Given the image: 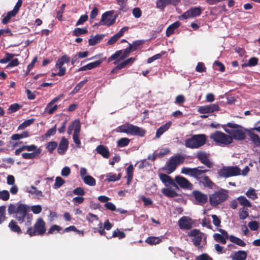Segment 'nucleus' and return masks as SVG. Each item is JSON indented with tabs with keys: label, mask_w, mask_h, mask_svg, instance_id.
<instances>
[{
	"label": "nucleus",
	"mask_w": 260,
	"mask_h": 260,
	"mask_svg": "<svg viewBox=\"0 0 260 260\" xmlns=\"http://www.w3.org/2000/svg\"><path fill=\"white\" fill-rule=\"evenodd\" d=\"M115 131L118 133H124L141 137H144L146 134V131L142 128L128 122L118 126L115 129Z\"/></svg>",
	"instance_id": "obj_1"
},
{
	"label": "nucleus",
	"mask_w": 260,
	"mask_h": 260,
	"mask_svg": "<svg viewBox=\"0 0 260 260\" xmlns=\"http://www.w3.org/2000/svg\"><path fill=\"white\" fill-rule=\"evenodd\" d=\"M28 211L29 209L26 205L20 204L17 206V210L15 216V218L19 223H23L24 221L25 218L26 217L27 221L25 223L26 226L31 225L32 219V215L28 213Z\"/></svg>",
	"instance_id": "obj_2"
},
{
	"label": "nucleus",
	"mask_w": 260,
	"mask_h": 260,
	"mask_svg": "<svg viewBox=\"0 0 260 260\" xmlns=\"http://www.w3.org/2000/svg\"><path fill=\"white\" fill-rule=\"evenodd\" d=\"M225 125H223L222 127L224 128V131L230 135V136L232 138V140L234 139L236 140H244L245 139V134L241 129L242 127L240 125L236 123H228L227 126L230 128H237L233 130L225 128Z\"/></svg>",
	"instance_id": "obj_3"
},
{
	"label": "nucleus",
	"mask_w": 260,
	"mask_h": 260,
	"mask_svg": "<svg viewBox=\"0 0 260 260\" xmlns=\"http://www.w3.org/2000/svg\"><path fill=\"white\" fill-rule=\"evenodd\" d=\"M206 136L204 134L194 135L185 141V146L191 149L198 148L206 143Z\"/></svg>",
	"instance_id": "obj_4"
},
{
	"label": "nucleus",
	"mask_w": 260,
	"mask_h": 260,
	"mask_svg": "<svg viewBox=\"0 0 260 260\" xmlns=\"http://www.w3.org/2000/svg\"><path fill=\"white\" fill-rule=\"evenodd\" d=\"M45 223L42 218H39L34 225V228L29 226L25 234H27L30 237L36 235H43L46 232Z\"/></svg>",
	"instance_id": "obj_5"
},
{
	"label": "nucleus",
	"mask_w": 260,
	"mask_h": 260,
	"mask_svg": "<svg viewBox=\"0 0 260 260\" xmlns=\"http://www.w3.org/2000/svg\"><path fill=\"white\" fill-rule=\"evenodd\" d=\"M229 197L226 190L221 189L209 196L210 204L212 206H217L225 201Z\"/></svg>",
	"instance_id": "obj_6"
},
{
	"label": "nucleus",
	"mask_w": 260,
	"mask_h": 260,
	"mask_svg": "<svg viewBox=\"0 0 260 260\" xmlns=\"http://www.w3.org/2000/svg\"><path fill=\"white\" fill-rule=\"evenodd\" d=\"M241 170L238 166L223 167L218 171V175L220 177L227 178L232 176L240 175Z\"/></svg>",
	"instance_id": "obj_7"
},
{
	"label": "nucleus",
	"mask_w": 260,
	"mask_h": 260,
	"mask_svg": "<svg viewBox=\"0 0 260 260\" xmlns=\"http://www.w3.org/2000/svg\"><path fill=\"white\" fill-rule=\"evenodd\" d=\"M210 138L221 144L229 145L233 142L232 138L220 131H216L211 134Z\"/></svg>",
	"instance_id": "obj_8"
},
{
	"label": "nucleus",
	"mask_w": 260,
	"mask_h": 260,
	"mask_svg": "<svg viewBox=\"0 0 260 260\" xmlns=\"http://www.w3.org/2000/svg\"><path fill=\"white\" fill-rule=\"evenodd\" d=\"M188 235L192 237V242L194 246L197 247L199 251H202L204 247V244L201 245L202 240L204 236L200 230L193 229L188 233Z\"/></svg>",
	"instance_id": "obj_9"
},
{
	"label": "nucleus",
	"mask_w": 260,
	"mask_h": 260,
	"mask_svg": "<svg viewBox=\"0 0 260 260\" xmlns=\"http://www.w3.org/2000/svg\"><path fill=\"white\" fill-rule=\"evenodd\" d=\"M113 13V11L106 12L102 15L101 21L99 23L95 24V25H105L110 26L113 25L115 22L117 17V15L112 16Z\"/></svg>",
	"instance_id": "obj_10"
},
{
	"label": "nucleus",
	"mask_w": 260,
	"mask_h": 260,
	"mask_svg": "<svg viewBox=\"0 0 260 260\" xmlns=\"http://www.w3.org/2000/svg\"><path fill=\"white\" fill-rule=\"evenodd\" d=\"M210 154L204 151H199L197 153L198 159L208 168L213 167V163L210 159Z\"/></svg>",
	"instance_id": "obj_11"
},
{
	"label": "nucleus",
	"mask_w": 260,
	"mask_h": 260,
	"mask_svg": "<svg viewBox=\"0 0 260 260\" xmlns=\"http://www.w3.org/2000/svg\"><path fill=\"white\" fill-rule=\"evenodd\" d=\"M201 13L202 9L201 7H192L184 13L182 15L179 16L178 18L180 20H185L189 18L199 16Z\"/></svg>",
	"instance_id": "obj_12"
},
{
	"label": "nucleus",
	"mask_w": 260,
	"mask_h": 260,
	"mask_svg": "<svg viewBox=\"0 0 260 260\" xmlns=\"http://www.w3.org/2000/svg\"><path fill=\"white\" fill-rule=\"evenodd\" d=\"M192 194L197 202L196 204L204 205L208 201V196L199 190H193Z\"/></svg>",
	"instance_id": "obj_13"
},
{
	"label": "nucleus",
	"mask_w": 260,
	"mask_h": 260,
	"mask_svg": "<svg viewBox=\"0 0 260 260\" xmlns=\"http://www.w3.org/2000/svg\"><path fill=\"white\" fill-rule=\"evenodd\" d=\"M175 181L183 189L191 190L193 188V185L186 178L182 176H176Z\"/></svg>",
	"instance_id": "obj_14"
},
{
	"label": "nucleus",
	"mask_w": 260,
	"mask_h": 260,
	"mask_svg": "<svg viewBox=\"0 0 260 260\" xmlns=\"http://www.w3.org/2000/svg\"><path fill=\"white\" fill-rule=\"evenodd\" d=\"M219 107L217 104H212L208 105L201 106L198 111L201 114L212 113L219 110Z\"/></svg>",
	"instance_id": "obj_15"
},
{
	"label": "nucleus",
	"mask_w": 260,
	"mask_h": 260,
	"mask_svg": "<svg viewBox=\"0 0 260 260\" xmlns=\"http://www.w3.org/2000/svg\"><path fill=\"white\" fill-rule=\"evenodd\" d=\"M180 0H156V7L157 8L164 10L165 7L170 5H177Z\"/></svg>",
	"instance_id": "obj_16"
},
{
	"label": "nucleus",
	"mask_w": 260,
	"mask_h": 260,
	"mask_svg": "<svg viewBox=\"0 0 260 260\" xmlns=\"http://www.w3.org/2000/svg\"><path fill=\"white\" fill-rule=\"evenodd\" d=\"M191 218L187 216H182L178 221L179 228L182 230H190L192 228Z\"/></svg>",
	"instance_id": "obj_17"
},
{
	"label": "nucleus",
	"mask_w": 260,
	"mask_h": 260,
	"mask_svg": "<svg viewBox=\"0 0 260 260\" xmlns=\"http://www.w3.org/2000/svg\"><path fill=\"white\" fill-rule=\"evenodd\" d=\"M75 127L74 129V135L73 136V139L74 143L77 145L78 148L81 147V142L79 139V132L81 129V125L79 121L77 122H75Z\"/></svg>",
	"instance_id": "obj_18"
},
{
	"label": "nucleus",
	"mask_w": 260,
	"mask_h": 260,
	"mask_svg": "<svg viewBox=\"0 0 260 260\" xmlns=\"http://www.w3.org/2000/svg\"><path fill=\"white\" fill-rule=\"evenodd\" d=\"M105 59H106V58H105L104 59H102L100 60H96L94 62H92L89 63H88L87 64L80 68L78 70V72L90 70L93 69L94 68H97L101 65V64L103 62V61Z\"/></svg>",
	"instance_id": "obj_19"
},
{
	"label": "nucleus",
	"mask_w": 260,
	"mask_h": 260,
	"mask_svg": "<svg viewBox=\"0 0 260 260\" xmlns=\"http://www.w3.org/2000/svg\"><path fill=\"white\" fill-rule=\"evenodd\" d=\"M69 146V141L65 137H62L59 143L57 148V152L59 154H64L68 149Z\"/></svg>",
	"instance_id": "obj_20"
},
{
	"label": "nucleus",
	"mask_w": 260,
	"mask_h": 260,
	"mask_svg": "<svg viewBox=\"0 0 260 260\" xmlns=\"http://www.w3.org/2000/svg\"><path fill=\"white\" fill-rule=\"evenodd\" d=\"M159 179L165 184L168 186L171 185L175 188L178 189L177 185L173 181L171 177L167 174L160 173L159 174Z\"/></svg>",
	"instance_id": "obj_21"
},
{
	"label": "nucleus",
	"mask_w": 260,
	"mask_h": 260,
	"mask_svg": "<svg viewBox=\"0 0 260 260\" xmlns=\"http://www.w3.org/2000/svg\"><path fill=\"white\" fill-rule=\"evenodd\" d=\"M203 167H199L197 168H194V171L193 174V177L196 178L197 180L200 181V180L205 176L204 174L209 172V170H202L200 169V168H203Z\"/></svg>",
	"instance_id": "obj_22"
},
{
	"label": "nucleus",
	"mask_w": 260,
	"mask_h": 260,
	"mask_svg": "<svg viewBox=\"0 0 260 260\" xmlns=\"http://www.w3.org/2000/svg\"><path fill=\"white\" fill-rule=\"evenodd\" d=\"M96 151L98 153L101 155L103 157L108 158L110 156V152L109 149L106 146L103 145H100L96 148Z\"/></svg>",
	"instance_id": "obj_23"
},
{
	"label": "nucleus",
	"mask_w": 260,
	"mask_h": 260,
	"mask_svg": "<svg viewBox=\"0 0 260 260\" xmlns=\"http://www.w3.org/2000/svg\"><path fill=\"white\" fill-rule=\"evenodd\" d=\"M247 254L245 251L239 250L234 252L233 256H232V260H245Z\"/></svg>",
	"instance_id": "obj_24"
},
{
	"label": "nucleus",
	"mask_w": 260,
	"mask_h": 260,
	"mask_svg": "<svg viewBox=\"0 0 260 260\" xmlns=\"http://www.w3.org/2000/svg\"><path fill=\"white\" fill-rule=\"evenodd\" d=\"M177 167L173 160L170 157V160L166 163L164 170L168 174H171L176 169Z\"/></svg>",
	"instance_id": "obj_25"
},
{
	"label": "nucleus",
	"mask_w": 260,
	"mask_h": 260,
	"mask_svg": "<svg viewBox=\"0 0 260 260\" xmlns=\"http://www.w3.org/2000/svg\"><path fill=\"white\" fill-rule=\"evenodd\" d=\"M8 227L12 232L16 233L17 234L20 235L22 233V231L20 227L18 225L17 222L14 220H12L10 222Z\"/></svg>",
	"instance_id": "obj_26"
},
{
	"label": "nucleus",
	"mask_w": 260,
	"mask_h": 260,
	"mask_svg": "<svg viewBox=\"0 0 260 260\" xmlns=\"http://www.w3.org/2000/svg\"><path fill=\"white\" fill-rule=\"evenodd\" d=\"M180 25V22L178 21L170 25L166 29V36L168 37H170L174 32L175 29L178 28Z\"/></svg>",
	"instance_id": "obj_27"
},
{
	"label": "nucleus",
	"mask_w": 260,
	"mask_h": 260,
	"mask_svg": "<svg viewBox=\"0 0 260 260\" xmlns=\"http://www.w3.org/2000/svg\"><path fill=\"white\" fill-rule=\"evenodd\" d=\"M171 125V122H168L160 126L156 131L155 137L159 138L165 132H166Z\"/></svg>",
	"instance_id": "obj_28"
},
{
	"label": "nucleus",
	"mask_w": 260,
	"mask_h": 260,
	"mask_svg": "<svg viewBox=\"0 0 260 260\" xmlns=\"http://www.w3.org/2000/svg\"><path fill=\"white\" fill-rule=\"evenodd\" d=\"M105 35H96L94 37L90 38L88 40V44L90 46H94L99 43L104 38Z\"/></svg>",
	"instance_id": "obj_29"
},
{
	"label": "nucleus",
	"mask_w": 260,
	"mask_h": 260,
	"mask_svg": "<svg viewBox=\"0 0 260 260\" xmlns=\"http://www.w3.org/2000/svg\"><path fill=\"white\" fill-rule=\"evenodd\" d=\"M248 136L250 137L251 141L256 146H260V137L257 134H254L252 132V130H249L248 131Z\"/></svg>",
	"instance_id": "obj_30"
},
{
	"label": "nucleus",
	"mask_w": 260,
	"mask_h": 260,
	"mask_svg": "<svg viewBox=\"0 0 260 260\" xmlns=\"http://www.w3.org/2000/svg\"><path fill=\"white\" fill-rule=\"evenodd\" d=\"M41 153V149H38L36 152L31 153H23L21 155L24 159H34L38 156Z\"/></svg>",
	"instance_id": "obj_31"
},
{
	"label": "nucleus",
	"mask_w": 260,
	"mask_h": 260,
	"mask_svg": "<svg viewBox=\"0 0 260 260\" xmlns=\"http://www.w3.org/2000/svg\"><path fill=\"white\" fill-rule=\"evenodd\" d=\"M52 101H51L46 106L45 111L49 114H52L56 111L58 106L55 105V103L51 104Z\"/></svg>",
	"instance_id": "obj_32"
},
{
	"label": "nucleus",
	"mask_w": 260,
	"mask_h": 260,
	"mask_svg": "<svg viewBox=\"0 0 260 260\" xmlns=\"http://www.w3.org/2000/svg\"><path fill=\"white\" fill-rule=\"evenodd\" d=\"M202 183L204 186L212 188L214 183L210 180L209 177L205 175L199 181Z\"/></svg>",
	"instance_id": "obj_33"
},
{
	"label": "nucleus",
	"mask_w": 260,
	"mask_h": 260,
	"mask_svg": "<svg viewBox=\"0 0 260 260\" xmlns=\"http://www.w3.org/2000/svg\"><path fill=\"white\" fill-rule=\"evenodd\" d=\"M162 193L168 198H174L178 196V193L174 190L169 188H164Z\"/></svg>",
	"instance_id": "obj_34"
},
{
	"label": "nucleus",
	"mask_w": 260,
	"mask_h": 260,
	"mask_svg": "<svg viewBox=\"0 0 260 260\" xmlns=\"http://www.w3.org/2000/svg\"><path fill=\"white\" fill-rule=\"evenodd\" d=\"M229 240L232 243L241 246V247H244L246 245V243L243 241L242 239L236 237L233 235H231L229 237Z\"/></svg>",
	"instance_id": "obj_35"
},
{
	"label": "nucleus",
	"mask_w": 260,
	"mask_h": 260,
	"mask_svg": "<svg viewBox=\"0 0 260 260\" xmlns=\"http://www.w3.org/2000/svg\"><path fill=\"white\" fill-rule=\"evenodd\" d=\"M121 175L120 173L118 175L113 173H109L106 175V180L108 182L115 181L119 180L121 178Z\"/></svg>",
	"instance_id": "obj_36"
},
{
	"label": "nucleus",
	"mask_w": 260,
	"mask_h": 260,
	"mask_svg": "<svg viewBox=\"0 0 260 260\" xmlns=\"http://www.w3.org/2000/svg\"><path fill=\"white\" fill-rule=\"evenodd\" d=\"M88 32L86 27L79 28L77 27L72 31V35L73 36L78 37L82 35L86 34Z\"/></svg>",
	"instance_id": "obj_37"
},
{
	"label": "nucleus",
	"mask_w": 260,
	"mask_h": 260,
	"mask_svg": "<svg viewBox=\"0 0 260 260\" xmlns=\"http://www.w3.org/2000/svg\"><path fill=\"white\" fill-rule=\"evenodd\" d=\"M239 204L244 207H251V203L244 196H240L237 198Z\"/></svg>",
	"instance_id": "obj_38"
},
{
	"label": "nucleus",
	"mask_w": 260,
	"mask_h": 260,
	"mask_svg": "<svg viewBox=\"0 0 260 260\" xmlns=\"http://www.w3.org/2000/svg\"><path fill=\"white\" fill-rule=\"evenodd\" d=\"M83 180L86 184L89 186H95L96 184L95 179L90 175H86L83 178Z\"/></svg>",
	"instance_id": "obj_39"
},
{
	"label": "nucleus",
	"mask_w": 260,
	"mask_h": 260,
	"mask_svg": "<svg viewBox=\"0 0 260 260\" xmlns=\"http://www.w3.org/2000/svg\"><path fill=\"white\" fill-rule=\"evenodd\" d=\"M29 133L27 131H23L21 134H15L12 136L11 139L13 140H17L29 136Z\"/></svg>",
	"instance_id": "obj_40"
},
{
	"label": "nucleus",
	"mask_w": 260,
	"mask_h": 260,
	"mask_svg": "<svg viewBox=\"0 0 260 260\" xmlns=\"http://www.w3.org/2000/svg\"><path fill=\"white\" fill-rule=\"evenodd\" d=\"M144 43L143 40H137L133 42L132 44H129V47L131 48L132 52L138 49V48L141 46Z\"/></svg>",
	"instance_id": "obj_41"
},
{
	"label": "nucleus",
	"mask_w": 260,
	"mask_h": 260,
	"mask_svg": "<svg viewBox=\"0 0 260 260\" xmlns=\"http://www.w3.org/2000/svg\"><path fill=\"white\" fill-rule=\"evenodd\" d=\"M173 160L176 166L182 164L185 160V157L180 154H177L171 157Z\"/></svg>",
	"instance_id": "obj_42"
},
{
	"label": "nucleus",
	"mask_w": 260,
	"mask_h": 260,
	"mask_svg": "<svg viewBox=\"0 0 260 260\" xmlns=\"http://www.w3.org/2000/svg\"><path fill=\"white\" fill-rule=\"evenodd\" d=\"M173 160L176 166L182 164L185 160V157L180 154H177L171 157Z\"/></svg>",
	"instance_id": "obj_43"
},
{
	"label": "nucleus",
	"mask_w": 260,
	"mask_h": 260,
	"mask_svg": "<svg viewBox=\"0 0 260 260\" xmlns=\"http://www.w3.org/2000/svg\"><path fill=\"white\" fill-rule=\"evenodd\" d=\"M122 50V52L121 55L120 56V58L118 60H116L114 62V63L115 64H117L119 60H123V59L125 58L126 57H127L129 55L130 53L131 52H132L131 50V48H129V47H128L126 48L125 49Z\"/></svg>",
	"instance_id": "obj_44"
},
{
	"label": "nucleus",
	"mask_w": 260,
	"mask_h": 260,
	"mask_svg": "<svg viewBox=\"0 0 260 260\" xmlns=\"http://www.w3.org/2000/svg\"><path fill=\"white\" fill-rule=\"evenodd\" d=\"M134 168L132 165H129L126 168L127 182L129 184L133 177Z\"/></svg>",
	"instance_id": "obj_45"
},
{
	"label": "nucleus",
	"mask_w": 260,
	"mask_h": 260,
	"mask_svg": "<svg viewBox=\"0 0 260 260\" xmlns=\"http://www.w3.org/2000/svg\"><path fill=\"white\" fill-rule=\"evenodd\" d=\"M145 241L146 243L152 245L159 243L161 242V239L157 237H149Z\"/></svg>",
	"instance_id": "obj_46"
},
{
	"label": "nucleus",
	"mask_w": 260,
	"mask_h": 260,
	"mask_svg": "<svg viewBox=\"0 0 260 260\" xmlns=\"http://www.w3.org/2000/svg\"><path fill=\"white\" fill-rule=\"evenodd\" d=\"M57 146V143L55 141L48 142L46 145V148L50 153H52Z\"/></svg>",
	"instance_id": "obj_47"
},
{
	"label": "nucleus",
	"mask_w": 260,
	"mask_h": 260,
	"mask_svg": "<svg viewBox=\"0 0 260 260\" xmlns=\"http://www.w3.org/2000/svg\"><path fill=\"white\" fill-rule=\"evenodd\" d=\"M130 142V140L127 138H122L117 142V146L124 147L127 146Z\"/></svg>",
	"instance_id": "obj_48"
},
{
	"label": "nucleus",
	"mask_w": 260,
	"mask_h": 260,
	"mask_svg": "<svg viewBox=\"0 0 260 260\" xmlns=\"http://www.w3.org/2000/svg\"><path fill=\"white\" fill-rule=\"evenodd\" d=\"M239 218L242 220H244L247 218L249 216L248 211L247 209L244 207L241 208L239 209Z\"/></svg>",
	"instance_id": "obj_49"
},
{
	"label": "nucleus",
	"mask_w": 260,
	"mask_h": 260,
	"mask_svg": "<svg viewBox=\"0 0 260 260\" xmlns=\"http://www.w3.org/2000/svg\"><path fill=\"white\" fill-rule=\"evenodd\" d=\"M70 61V57L67 55H63L57 59L56 64L63 66L64 63H68Z\"/></svg>",
	"instance_id": "obj_50"
},
{
	"label": "nucleus",
	"mask_w": 260,
	"mask_h": 260,
	"mask_svg": "<svg viewBox=\"0 0 260 260\" xmlns=\"http://www.w3.org/2000/svg\"><path fill=\"white\" fill-rule=\"evenodd\" d=\"M125 234L122 231H119L118 229L115 230L113 232L112 236L111 237H106L108 239H110L112 237H118L119 239H122L125 237Z\"/></svg>",
	"instance_id": "obj_51"
},
{
	"label": "nucleus",
	"mask_w": 260,
	"mask_h": 260,
	"mask_svg": "<svg viewBox=\"0 0 260 260\" xmlns=\"http://www.w3.org/2000/svg\"><path fill=\"white\" fill-rule=\"evenodd\" d=\"M15 56V54L10 53L6 52L4 58L0 59L1 63H6L10 61L14 56Z\"/></svg>",
	"instance_id": "obj_52"
},
{
	"label": "nucleus",
	"mask_w": 260,
	"mask_h": 260,
	"mask_svg": "<svg viewBox=\"0 0 260 260\" xmlns=\"http://www.w3.org/2000/svg\"><path fill=\"white\" fill-rule=\"evenodd\" d=\"M65 181L60 177H56L55 180V183L53 185V188L57 189L61 187L64 183Z\"/></svg>",
	"instance_id": "obj_53"
},
{
	"label": "nucleus",
	"mask_w": 260,
	"mask_h": 260,
	"mask_svg": "<svg viewBox=\"0 0 260 260\" xmlns=\"http://www.w3.org/2000/svg\"><path fill=\"white\" fill-rule=\"evenodd\" d=\"M213 237L216 242H219L223 244H225L226 243V240L225 238L220 234H214Z\"/></svg>",
	"instance_id": "obj_54"
},
{
	"label": "nucleus",
	"mask_w": 260,
	"mask_h": 260,
	"mask_svg": "<svg viewBox=\"0 0 260 260\" xmlns=\"http://www.w3.org/2000/svg\"><path fill=\"white\" fill-rule=\"evenodd\" d=\"M35 119L33 118L29 119L24 121L23 123L19 125L18 126V129H23L27 126H29L34 123Z\"/></svg>",
	"instance_id": "obj_55"
},
{
	"label": "nucleus",
	"mask_w": 260,
	"mask_h": 260,
	"mask_svg": "<svg viewBox=\"0 0 260 260\" xmlns=\"http://www.w3.org/2000/svg\"><path fill=\"white\" fill-rule=\"evenodd\" d=\"M31 189L34 190L33 191L31 190H28V192L30 193L32 195H35L36 197H43V194L41 190H37V188L36 187H35L34 185L30 186Z\"/></svg>",
	"instance_id": "obj_56"
},
{
	"label": "nucleus",
	"mask_w": 260,
	"mask_h": 260,
	"mask_svg": "<svg viewBox=\"0 0 260 260\" xmlns=\"http://www.w3.org/2000/svg\"><path fill=\"white\" fill-rule=\"evenodd\" d=\"M22 107V105L17 103H14L10 105L8 109L9 113H14L19 110Z\"/></svg>",
	"instance_id": "obj_57"
},
{
	"label": "nucleus",
	"mask_w": 260,
	"mask_h": 260,
	"mask_svg": "<svg viewBox=\"0 0 260 260\" xmlns=\"http://www.w3.org/2000/svg\"><path fill=\"white\" fill-rule=\"evenodd\" d=\"M56 124L54 125V126L47 131L46 134H44L43 137L44 138L50 137L51 136H53L56 134Z\"/></svg>",
	"instance_id": "obj_58"
},
{
	"label": "nucleus",
	"mask_w": 260,
	"mask_h": 260,
	"mask_svg": "<svg viewBox=\"0 0 260 260\" xmlns=\"http://www.w3.org/2000/svg\"><path fill=\"white\" fill-rule=\"evenodd\" d=\"M6 208L5 206H0V224L2 223L6 219Z\"/></svg>",
	"instance_id": "obj_59"
},
{
	"label": "nucleus",
	"mask_w": 260,
	"mask_h": 260,
	"mask_svg": "<svg viewBox=\"0 0 260 260\" xmlns=\"http://www.w3.org/2000/svg\"><path fill=\"white\" fill-rule=\"evenodd\" d=\"M10 198V193L7 190H3L0 191V199L4 201H7Z\"/></svg>",
	"instance_id": "obj_60"
},
{
	"label": "nucleus",
	"mask_w": 260,
	"mask_h": 260,
	"mask_svg": "<svg viewBox=\"0 0 260 260\" xmlns=\"http://www.w3.org/2000/svg\"><path fill=\"white\" fill-rule=\"evenodd\" d=\"M194 168H190L188 167H183L181 169V173L189 175L191 177L193 176Z\"/></svg>",
	"instance_id": "obj_61"
},
{
	"label": "nucleus",
	"mask_w": 260,
	"mask_h": 260,
	"mask_svg": "<svg viewBox=\"0 0 260 260\" xmlns=\"http://www.w3.org/2000/svg\"><path fill=\"white\" fill-rule=\"evenodd\" d=\"M246 195L248 198L252 200H254L257 198L255 190L253 188L248 189L246 192Z\"/></svg>",
	"instance_id": "obj_62"
},
{
	"label": "nucleus",
	"mask_w": 260,
	"mask_h": 260,
	"mask_svg": "<svg viewBox=\"0 0 260 260\" xmlns=\"http://www.w3.org/2000/svg\"><path fill=\"white\" fill-rule=\"evenodd\" d=\"M122 52V50L116 51L113 54H112L108 60V62H109L113 60L117 59L118 57H120Z\"/></svg>",
	"instance_id": "obj_63"
},
{
	"label": "nucleus",
	"mask_w": 260,
	"mask_h": 260,
	"mask_svg": "<svg viewBox=\"0 0 260 260\" xmlns=\"http://www.w3.org/2000/svg\"><path fill=\"white\" fill-rule=\"evenodd\" d=\"M196 260H213L207 253H203L196 257Z\"/></svg>",
	"instance_id": "obj_64"
}]
</instances>
